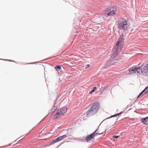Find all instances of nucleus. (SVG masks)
Segmentation results:
<instances>
[{"label":"nucleus","instance_id":"nucleus-24","mask_svg":"<svg viewBox=\"0 0 148 148\" xmlns=\"http://www.w3.org/2000/svg\"><path fill=\"white\" fill-rule=\"evenodd\" d=\"M146 90L144 89V90H143L142 91V93H143L144 92H145V91Z\"/></svg>","mask_w":148,"mask_h":148},{"label":"nucleus","instance_id":"nucleus-26","mask_svg":"<svg viewBox=\"0 0 148 148\" xmlns=\"http://www.w3.org/2000/svg\"><path fill=\"white\" fill-rule=\"evenodd\" d=\"M140 96V95H139L137 97V98H138Z\"/></svg>","mask_w":148,"mask_h":148},{"label":"nucleus","instance_id":"nucleus-3","mask_svg":"<svg viewBox=\"0 0 148 148\" xmlns=\"http://www.w3.org/2000/svg\"><path fill=\"white\" fill-rule=\"evenodd\" d=\"M99 105L98 103L96 102L94 103L87 112L86 114L87 116L88 117L96 113L98 110Z\"/></svg>","mask_w":148,"mask_h":148},{"label":"nucleus","instance_id":"nucleus-20","mask_svg":"<svg viewBox=\"0 0 148 148\" xmlns=\"http://www.w3.org/2000/svg\"><path fill=\"white\" fill-rule=\"evenodd\" d=\"M78 140H81L82 141H84L85 140L84 138V137L80 138H77Z\"/></svg>","mask_w":148,"mask_h":148},{"label":"nucleus","instance_id":"nucleus-8","mask_svg":"<svg viewBox=\"0 0 148 148\" xmlns=\"http://www.w3.org/2000/svg\"><path fill=\"white\" fill-rule=\"evenodd\" d=\"M93 134H92L86 137L85 139L87 142H89L90 141L92 140L93 138H94V136L93 135Z\"/></svg>","mask_w":148,"mask_h":148},{"label":"nucleus","instance_id":"nucleus-21","mask_svg":"<svg viewBox=\"0 0 148 148\" xmlns=\"http://www.w3.org/2000/svg\"><path fill=\"white\" fill-rule=\"evenodd\" d=\"M119 137V136H114L113 137L114 138H117Z\"/></svg>","mask_w":148,"mask_h":148},{"label":"nucleus","instance_id":"nucleus-19","mask_svg":"<svg viewBox=\"0 0 148 148\" xmlns=\"http://www.w3.org/2000/svg\"><path fill=\"white\" fill-rule=\"evenodd\" d=\"M55 68L59 70H60L61 69V67L60 65H58L55 67Z\"/></svg>","mask_w":148,"mask_h":148},{"label":"nucleus","instance_id":"nucleus-10","mask_svg":"<svg viewBox=\"0 0 148 148\" xmlns=\"http://www.w3.org/2000/svg\"><path fill=\"white\" fill-rule=\"evenodd\" d=\"M60 140H61L59 138V137L56 138V139L53 141L52 142V143L53 144L55 143L56 142L59 141Z\"/></svg>","mask_w":148,"mask_h":148},{"label":"nucleus","instance_id":"nucleus-6","mask_svg":"<svg viewBox=\"0 0 148 148\" xmlns=\"http://www.w3.org/2000/svg\"><path fill=\"white\" fill-rule=\"evenodd\" d=\"M116 12L115 11L113 10L111 8H108L104 12L103 14L105 17H107L108 16L113 15Z\"/></svg>","mask_w":148,"mask_h":148},{"label":"nucleus","instance_id":"nucleus-18","mask_svg":"<svg viewBox=\"0 0 148 148\" xmlns=\"http://www.w3.org/2000/svg\"><path fill=\"white\" fill-rule=\"evenodd\" d=\"M97 89V88L96 87H95L93 89H92L89 92L90 94H92L93 92L95 90H96Z\"/></svg>","mask_w":148,"mask_h":148},{"label":"nucleus","instance_id":"nucleus-7","mask_svg":"<svg viewBox=\"0 0 148 148\" xmlns=\"http://www.w3.org/2000/svg\"><path fill=\"white\" fill-rule=\"evenodd\" d=\"M141 72L143 75L148 76V63L142 69H141Z\"/></svg>","mask_w":148,"mask_h":148},{"label":"nucleus","instance_id":"nucleus-17","mask_svg":"<svg viewBox=\"0 0 148 148\" xmlns=\"http://www.w3.org/2000/svg\"><path fill=\"white\" fill-rule=\"evenodd\" d=\"M66 135H64L63 136H60L59 138H60V140H61L63 139L64 138H66Z\"/></svg>","mask_w":148,"mask_h":148},{"label":"nucleus","instance_id":"nucleus-13","mask_svg":"<svg viewBox=\"0 0 148 148\" xmlns=\"http://www.w3.org/2000/svg\"><path fill=\"white\" fill-rule=\"evenodd\" d=\"M60 140H61L59 138V137L56 138V139L53 141L52 142V143L53 144L55 143L56 142L59 141Z\"/></svg>","mask_w":148,"mask_h":148},{"label":"nucleus","instance_id":"nucleus-12","mask_svg":"<svg viewBox=\"0 0 148 148\" xmlns=\"http://www.w3.org/2000/svg\"><path fill=\"white\" fill-rule=\"evenodd\" d=\"M60 140H61L59 138V137L56 138V139L53 141L52 142V143L53 144L55 143L56 142L59 141Z\"/></svg>","mask_w":148,"mask_h":148},{"label":"nucleus","instance_id":"nucleus-22","mask_svg":"<svg viewBox=\"0 0 148 148\" xmlns=\"http://www.w3.org/2000/svg\"><path fill=\"white\" fill-rule=\"evenodd\" d=\"M90 65L89 64H87L86 65V67L87 68H88L89 67Z\"/></svg>","mask_w":148,"mask_h":148},{"label":"nucleus","instance_id":"nucleus-2","mask_svg":"<svg viewBox=\"0 0 148 148\" xmlns=\"http://www.w3.org/2000/svg\"><path fill=\"white\" fill-rule=\"evenodd\" d=\"M129 21L124 18L120 19L118 22V27L120 29L126 30L129 27Z\"/></svg>","mask_w":148,"mask_h":148},{"label":"nucleus","instance_id":"nucleus-15","mask_svg":"<svg viewBox=\"0 0 148 148\" xmlns=\"http://www.w3.org/2000/svg\"><path fill=\"white\" fill-rule=\"evenodd\" d=\"M121 113H122V112H120V113H119L117 114H115V115H113L111 116L109 118H107V119H109V118H112V117L117 116L119 115L120 114H121Z\"/></svg>","mask_w":148,"mask_h":148},{"label":"nucleus","instance_id":"nucleus-16","mask_svg":"<svg viewBox=\"0 0 148 148\" xmlns=\"http://www.w3.org/2000/svg\"><path fill=\"white\" fill-rule=\"evenodd\" d=\"M57 109V107L55 106L54 105L53 108L51 109V111L53 112H54Z\"/></svg>","mask_w":148,"mask_h":148},{"label":"nucleus","instance_id":"nucleus-4","mask_svg":"<svg viewBox=\"0 0 148 148\" xmlns=\"http://www.w3.org/2000/svg\"><path fill=\"white\" fill-rule=\"evenodd\" d=\"M67 107L64 106L63 108H60V110H58L55 115L53 117V119H55L59 117L60 115H62L66 113L67 112Z\"/></svg>","mask_w":148,"mask_h":148},{"label":"nucleus","instance_id":"nucleus-25","mask_svg":"<svg viewBox=\"0 0 148 148\" xmlns=\"http://www.w3.org/2000/svg\"><path fill=\"white\" fill-rule=\"evenodd\" d=\"M143 93H142V92H141L140 94H139V95H140L141 96L142 94H143Z\"/></svg>","mask_w":148,"mask_h":148},{"label":"nucleus","instance_id":"nucleus-27","mask_svg":"<svg viewBox=\"0 0 148 148\" xmlns=\"http://www.w3.org/2000/svg\"><path fill=\"white\" fill-rule=\"evenodd\" d=\"M21 138V137L18 138L17 139H19Z\"/></svg>","mask_w":148,"mask_h":148},{"label":"nucleus","instance_id":"nucleus-23","mask_svg":"<svg viewBox=\"0 0 148 148\" xmlns=\"http://www.w3.org/2000/svg\"><path fill=\"white\" fill-rule=\"evenodd\" d=\"M148 89V86H147V87H146L145 88V90H146L147 89Z\"/></svg>","mask_w":148,"mask_h":148},{"label":"nucleus","instance_id":"nucleus-11","mask_svg":"<svg viewBox=\"0 0 148 148\" xmlns=\"http://www.w3.org/2000/svg\"><path fill=\"white\" fill-rule=\"evenodd\" d=\"M60 140H61L59 138V137L56 138V139L53 141L52 142V143L53 144L55 143L56 142L59 141Z\"/></svg>","mask_w":148,"mask_h":148},{"label":"nucleus","instance_id":"nucleus-5","mask_svg":"<svg viewBox=\"0 0 148 148\" xmlns=\"http://www.w3.org/2000/svg\"><path fill=\"white\" fill-rule=\"evenodd\" d=\"M129 74H133L137 73V74H140L141 71L140 66V67H133L128 69Z\"/></svg>","mask_w":148,"mask_h":148},{"label":"nucleus","instance_id":"nucleus-14","mask_svg":"<svg viewBox=\"0 0 148 148\" xmlns=\"http://www.w3.org/2000/svg\"><path fill=\"white\" fill-rule=\"evenodd\" d=\"M99 129L98 128H97L96 130L92 134H94L93 135L95 136V134H101L102 133H99Z\"/></svg>","mask_w":148,"mask_h":148},{"label":"nucleus","instance_id":"nucleus-9","mask_svg":"<svg viewBox=\"0 0 148 148\" xmlns=\"http://www.w3.org/2000/svg\"><path fill=\"white\" fill-rule=\"evenodd\" d=\"M141 121L144 124H148V117L145 118H143L141 119Z\"/></svg>","mask_w":148,"mask_h":148},{"label":"nucleus","instance_id":"nucleus-1","mask_svg":"<svg viewBox=\"0 0 148 148\" xmlns=\"http://www.w3.org/2000/svg\"><path fill=\"white\" fill-rule=\"evenodd\" d=\"M123 38V34L122 33L116 43V46L113 48L114 53L113 55L111 56L110 61L106 63V65L103 66V69L106 68L108 66H110L113 63H116L118 60H120L122 56H120L121 54L119 53L120 49L118 46H121L123 45L124 40Z\"/></svg>","mask_w":148,"mask_h":148}]
</instances>
